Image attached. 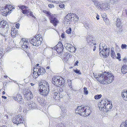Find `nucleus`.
<instances>
[{"mask_svg": "<svg viewBox=\"0 0 127 127\" xmlns=\"http://www.w3.org/2000/svg\"><path fill=\"white\" fill-rule=\"evenodd\" d=\"M18 7H19V8L21 9L22 10H23V9H25L24 5H23L21 6L19 5Z\"/></svg>", "mask_w": 127, "mask_h": 127, "instance_id": "49530a36", "label": "nucleus"}, {"mask_svg": "<svg viewBox=\"0 0 127 127\" xmlns=\"http://www.w3.org/2000/svg\"><path fill=\"white\" fill-rule=\"evenodd\" d=\"M29 109H31L32 108H36L37 107L36 104L34 102H32V103L30 102V103L29 104Z\"/></svg>", "mask_w": 127, "mask_h": 127, "instance_id": "6ab92c4d", "label": "nucleus"}, {"mask_svg": "<svg viewBox=\"0 0 127 127\" xmlns=\"http://www.w3.org/2000/svg\"><path fill=\"white\" fill-rule=\"evenodd\" d=\"M102 4V2H99L97 1L94 2V4L96 6V8L100 10L101 4Z\"/></svg>", "mask_w": 127, "mask_h": 127, "instance_id": "412c9836", "label": "nucleus"}, {"mask_svg": "<svg viewBox=\"0 0 127 127\" xmlns=\"http://www.w3.org/2000/svg\"><path fill=\"white\" fill-rule=\"evenodd\" d=\"M28 11V10H27L26 9L25 10H22V12L23 14H27V12Z\"/></svg>", "mask_w": 127, "mask_h": 127, "instance_id": "a18cd8bd", "label": "nucleus"}, {"mask_svg": "<svg viewBox=\"0 0 127 127\" xmlns=\"http://www.w3.org/2000/svg\"><path fill=\"white\" fill-rule=\"evenodd\" d=\"M121 22L120 19L119 18H117L116 23V25L117 27H119L121 25Z\"/></svg>", "mask_w": 127, "mask_h": 127, "instance_id": "bb28decb", "label": "nucleus"}, {"mask_svg": "<svg viewBox=\"0 0 127 127\" xmlns=\"http://www.w3.org/2000/svg\"><path fill=\"white\" fill-rule=\"evenodd\" d=\"M65 56L64 58L66 59V60H68L69 58H71L72 57V56L70 54H68L67 53H66L64 55Z\"/></svg>", "mask_w": 127, "mask_h": 127, "instance_id": "c85d7f7f", "label": "nucleus"}, {"mask_svg": "<svg viewBox=\"0 0 127 127\" xmlns=\"http://www.w3.org/2000/svg\"><path fill=\"white\" fill-rule=\"evenodd\" d=\"M74 15L75 16L76 15L75 14H73L72 13L68 14L64 18L65 21L67 22H69L71 21V19L72 18H74Z\"/></svg>", "mask_w": 127, "mask_h": 127, "instance_id": "f8f14e48", "label": "nucleus"}, {"mask_svg": "<svg viewBox=\"0 0 127 127\" xmlns=\"http://www.w3.org/2000/svg\"><path fill=\"white\" fill-rule=\"evenodd\" d=\"M107 102L105 100H102L101 101L100 103L101 104L100 107L101 108V110L103 109L104 107H105L107 104Z\"/></svg>", "mask_w": 127, "mask_h": 127, "instance_id": "4be33fe9", "label": "nucleus"}, {"mask_svg": "<svg viewBox=\"0 0 127 127\" xmlns=\"http://www.w3.org/2000/svg\"><path fill=\"white\" fill-rule=\"evenodd\" d=\"M49 17L50 20V22L52 23L53 26L56 27L59 22L58 20L54 14L51 13L49 11H45L44 12Z\"/></svg>", "mask_w": 127, "mask_h": 127, "instance_id": "39448f33", "label": "nucleus"}, {"mask_svg": "<svg viewBox=\"0 0 127 127\" xmlns=\"http://www.w3.org/2000/svg\"><path fill=\"white\" fill-rule=\"evenodd\" d=\"M121 70L122 73L126 74L127 72V66L126 65H123L122 67Z\"/></svg>", "mask_w": 127, "mask_h": 127, "instance_id": "aec40b11", "label": "nucleus"}, {"mask_svg": "<svg viewBox=\"0 0 127 127\" xmlns=\"http://www.w3.org/2000/svg\"><path fill=\"white\" fill-rule=\"evenodd\" d=\"M100 54H101L102 55L104 56V57L106 58L108 56L109 54V49H106L105 50L101 49V48H99Z\"/></svg>", "mask_w": 127, "mask_h": 127, "instance_id": "0eeeda50", "label": "nucleus"}, {"mask_svg": "<svg viewBox=\"0 0 127 127\" xmlns=\"http://www.w3.org/2000/svg\"><path fill=\"white\" fill-rule=\"evenodd\" d=\"M38 71L37 73H38V75H42L44 74L45 72V69L43 67H40V68H37Z\"/></svg>", "mask_w": 127, "mask_h": 127, "instance_id": "2eb2a0df", "label": "nucleus"}, {"mask_svg": "<svg viewBox=\"0 0 127 127\" xmlns=\"http://www.w3.org/2000/svg\"><path fill=\"white\" fill-rule=\"evenodd\" d=\"M38 40H39L40 42H41L42 40V38L40 37L39 38V39Z\"/></svg>", "mask_w": 127, "mask_h": 127, "instance_id": "69168bd1", "label": "nucleus"}, {"mask_svg": "<svg viewBox=\"0 0 127 127\" xmlns=\"http://www.w3.org/2000/svg\"><path fill=\"white\" fill-rule=\"evenodd\" d=\"M68 50L71 52H73L75 51L76 50L75 48L73 46L71 45Z\"/></svg>", "mask_w": 127, "mask_h": 127, "instance_id": "a878e982", "label": "nucleus"}, {"mask_svg": "<svg viewBox=\"0 0 127 127\" xmlns=\"http://www.w3.org/2000/svg\"><path fill=\"white\" fill-rule=\"evenodd\" d=\"M20 25L19 24V23L16 24L15 25L17 29H18L19 28Z\"/></svg>", "mask_w": 127, "mask_h": 127, "instance_id": "8fccbe9b", "label": "nucleus"}, {"mask_svg": "<svg viewBox=\"0 0 127 127\" xmlns=\"http://www.w3.org/2000/svg\"><path fill=\"white\" fill-rule=\"evenodd\" d=\"M71 45L69 43H66L65 44L64 46L66 49L68 50L69 49L70 46H71Z\"/></svg>", "mask_w": 127, "mask_h": 127, "instance_id": "473e14b6", "label": "nucleus"}, {"mask_svg": "<svg viewBox=\"0 0 127 127\" xmlns=\"http://www.w3.org/2000/svg\"><path fill=\"white\" fill-rule=\"evenodd\" d=\"M73 70L77 74L79 75H81V73L80 71L79 70L76 69H74Z\"/></svg>", "mask_w": 127, "mask_h": 127, "instance_id": "4c0bfd02", "label": "nucleus"}, {"mask_svg": "<svg viewBox=\"0 0 127 127\" xmlns=\"http://www.w3.org/2000/svg\"><path fill=\"white\" fill-rule=\"evenodd\" d=\"M52 96L54 99L55 100H59L60 99L59 93L57 92L52 93Z\"/></svg>", "mask_w": 127, "mask_h": 127, "instance_id": "f3484780", "label": "nucleus"}, {"mask_svg": "<svg viewBox=\"0 0 127 127\" xmlns=\"http://www.w3.org/2000/svg\"><path fill=\"white\" fill-rule=\"evenodd\" d=\"M30 15L31 16H32L33 17H34V16L32 12H30Z\"/></svg>", "mask_w": 127, "mask_h": 127, "instance_id": "6e6d98bb", "label": "nucleus"}, {"mask_svg": "<svg viewBox=\"0 0 127 127\" xmlns=\"http://www.w3.org/2000/svg\"><path fill=\"white\" fill-rule=\"evenodd\" d=\"M102 4H101L100 10H105V9L106 10L109 8V5L107 3L103 2H102Z\"/></svg>", "mask_w": 127, "mask_h": 127, "instance_id": "ddd939ff", "label": "nucleus"}, {"mask_svg": "<svg viewBox=\"0 0 127 127\" xmlns=\"http://www.w3.org/2000/svg\"><path fill=\"white\" fill-rule=\"evenodd\" d=\"M117 0H107V2L111 3H113L115 2Z\"/></svg>", "mask_w": 127, "mask_h": 127, "instance_id": "a19ab883", "label": "nucleus"}, {"mask_svg": "<svg viewBox=\"0 0 127 127\" xmlns=\"http://www.w3.org/2000/svg\"><path fill=\"white\" fill-rule=\"evenodd\" d=\"M64 123L63 122H62L61 124H59L57 125V127H64Z\"/></svg>", "mask_w": 127, "mask_h": 127, "instance_id": "37998d69", "label": "nucleus"}, {"mask_svg": "<svg viewBox=\"0 0 127 127\" xmlns=\"http://www.w3.org/2000/svg\"><path fill=\"white\" fill-rule=\"evenodd\" d=\"M101 47L102 48V49H103V50H105L106 49H108L107 48V46L105 44H101L100 43L99 45V48H101L100 47Z\"/></svg>", "mask_w": 127, "mask_h": 127, "instance_id": "7c9ffc66", "label": "nucleus"}, {"mask_svg": "<svg viewBox=\"0 0 127 127\" xmlns=\"http://www.w3.org/2000/svg\"><path fill=\"white\" fill-rule=\"evenodd\" d=\"M35 70H36V71H37L36 69L34 68L33 70L34 72L32 75V76L34 78H36L37 77L38 75V73H37V72H36Z\"/></svg>", "mask_w": 127, "mask_h": 127, "instance_id": "393cba45", "label": "nucleus"}, {"mask_svg": "<svg viewBox=\"0 0 127 127\" xmlns=\"http://www.w3.org/2000/svg\"><path fill=\"white\" fill-rule=\"evenodd\" d=\"M97 81L102 84H107L111 83L113 80V76L112 73L105 72L98 75H94Z\"/></svg>", "mask_w": 127, "mask_h": 127, "instance_id": "f257e3e1", "label": "nucleus"}, {"mask_svg": "<svg viewBox=\"0 0 127 127\" xmlns=\"http://www.w3.org/2000/svg\"><path fill=\"white\" fill-rule=\"evenodd\" d=\"M65 79V78H63L59 76L54 77L52 78V83L56 86L60 87L64 83Z\"/></svg>", "mask_w": 127, "mask_h": 127, "instance_id": "20e7f679", "label": "nucleus"}, {"mask_svg": "<svg viewBox=\"0 0 127 127\" xmlns=\"http://www.w3.org/2000/svg\"><path fill=\"white\" fill-rule=\"evenodd\" d=\"M29 40L28 39L27 40V39L25 38H22V42H28V41Z\"/></svg>", "mask_w": 127, "mask_h": 127, "instance_id": "603ef678", "label": "nucleus"}, {"mask_svg": "<svg viewBox=\"0 0 127 127\" xmlns=\"http://www.w3.org/2000/svg\"><path fill=\"white\" fill-rule=\"evenodd\" d=\"M8 6L7 5H6L5 7L4 8V9H5V10H6V9L8 10V12L9 11V8H8Z\"/></svg>", "mask_w": 127, "mask_h": 127, "instance_id": "864d4df0", "label": "nucleus"}, {"mask_svg": "<svg viewBox=\"0 0 127 127\" xmlns=\"http://www.w3.org/2000/svg\"><path fill=\"white\" fill-rule=\"evenodd\" d=\"M127 45L125 44H122L121 46V47L122 49H123L126 48V47H127Z\"/></svg>", "mask_w": 127, "mask_h": 127, "instance_id": "c03bdc74", "label": "nucleus"}, {"mask_svg": "<svg viewBox=\"0 0 127 127\" xmlns=\"http://www.w3.org/2000/svg\"><path fill=\"white\" fill-rule=\"evenodd\" d=\"M12 98L15 101H17L20 103H23L22 96L20 94H18L16 96H13Z\"/></svg>", "mask_w": 127, "mask_h": 127, "instance_id": "9d476101", "label": "nucleus"}, {"mask_svg": "<svg viewBox=\"0 0 127 127\" xmlns=\"http://www.w3.org/2000/svg\"><path fill=\"white\" fill-rule=\"evenodd\" d=\"M60 92H63V90L62 88H61L60 89Z\"/></svg>", "mask_w": 127, "mask_h": 127, "instance_id": "774afa93", "label": "nucleus"}, {"mask_svg": "<svg viewBox=\"0 0 127 127\" xmlns=\"http://www.w3.org/2000/svg\"><path fill=\"white\" fill-rule=\"evenodd\" d=\"M8 11L7 12V10L6 11H3V12L1 13L4 16H7L8 13Z\"/></svg>", "mask_w": 127, "mask_h": 127, "instance_id": "58836bf2", "label": "nucleus"}, {"mask_svg": "<svg viewBox=\"0 0 127 127\" xmlns=\"http://www.w3.org/2000/svg\"><path fill=\"white\" fill-rule=\"evenodd\" d=\"M79 61H78L77 60L76 62L74 63V66H77L78 65V64L79 63Z\"/></svg>", "mask_w": 127, "mask_h": 127, "instance_id": "3c124183", "label": "nucleus"}, {"mask_svg": "<svg viewBox=\"0 0 127 127\" xmlns=\"http://www.w3.org/2000/svg\"><path fill=\"white\" fill-rule=\"evenodd\" d=\"M51 92L53 93L58 92V91L57 90L55 87H52L51 89Z\"/></svg>", "mask_w": 127, "mask_h": 127, "instance_id": "72a5a7b5", "label": "nucleus"}, {"mask_svg": "<svg viewBox=\"0 0 127 127\" xmlns=\"http://www.w3.org/2000/svg\"><path fill=\"white\" fill-rule=\"evenodd\" d=\"M38 91L40 94L44 96L47 95L49 91L48 82L45 81H43L38 83Z\"/></svg>", "mask_w": 127, "mask_h": 127, "instance_id": "f03ea898", "label": "nucleus"}, {"mask_svg": "<svg viewBox=\"0 0 127 127\" xmlns=\"http://www.w3.org/2000/svg\"><path fill=\"white\" fill-rule=\"evenodd\" d=\"M28 45H22V47L24 49H26L28 48Z\"/></svg>", "mask_w": 127, "mask_h": 127, "instance_id": "79ce46f5", "label": "nucleus"}, {"mask_svg": "<svg viewBox=\"0 0 127 127\" xmlns=\"http://www.w3.org/2000/svg\"><path fill=\"white\" fill-rule=\"evenodd\" d=\"M28 42H23V43L22 45H28Z\"/></svg>", "mask_w": 127, "mask_h": 127, "instance_id": "4d7b16f0", "label": "nucleus"}, {"mask_svg": "<svg viewBox=\"0 0 127 127\" xmlns=\"http://www.w3.org/2000/svg\"><path fill=\"white\" fill-rule=\"evenodd\" d=\"M36 42V43L35 42L33 45V46H37L40 45L41 43V42L38 39L36 40V42Z\"/></svg>", "mask_w": 127, "mask_h": 127, "instance_id": "2f4dec72", "label": "nucleus"}, {"mask_svg": "<svg viewBox=\"0 0 127 127\" xmlns=\"http://www.w3.org/2000/svg\"><path fill=\"white\" fill-rule=\"evenodd\" d=\"M126 15L127 16V8L125 7L123 9L122 11V12L121 16L123 17L124 16H125Z\"/></svg>", "mask_w": 127, "mask_h": 127, "instance_id": "b1692460", "label": "nucleus"}, {"mask_svg": "<svg viewBox=\"0 0 127 127\" xmlns=\"http://www.w3.org/2000/svg\"><path fill=\"white\" fill-rule=\"evenodd\" d=\"M3 55V52L0 50V59L1 58Z\"/></svg>", "mask_w": 127, "mask_h": 127, "instance_id": "5fc2aeb1", "label": "nucleus"}, {"mask_svg": "<svg viewBox=\"0 0 127 127\" xmlns=\"http://www.w3.org/2000/svg\"><path fill=\"white\" fill-rule=\"evenodd\" d=\"M121 95L124 99L127 101V90H124L122 91Z\"/></svg>", "mask_w": 127, "mask_h": 127, "instance_id": "dca6fc26", "label": "nucleus"}, {"mask_svg": "<svg viewBox=\"0 0 127 127\" xmlns=\"http://www.w3.org/2000/svg\"><path fill=\"white\" fill-rule=\"evenodd\" d=\"M61 36L62 38H64V34L63 33H62Z\"/></svg>", "mask_w": 127, "mask_h": 127, "instance_id": "052dcab7", "label": "nucleus"}, {"mask_svg": "<svg viewBox=\"0 0 127 127\" xmlns=\"http://www.w3.org/2000/svg\"><path fill=\"white\" fill-rule=\"evenodd\" d=\"M64 4H63H63H62V5H59V7L61 8H64Z\"/></svg>", "mask_w": 127, "mask_h": 127, "instance_id": "680f3d73", "label": "nucleus"}, {"mask_svg": "<svg viewBox=\"0 0 127 127\" xmlns=\"http://www.w3.org/2000/svg\"><path fill=\"white\" fill-rule=\"evenodd\" d=\"M123 61L125 63H126L127 62V58L124 59L123 60Z\"/></svg>", "mask_w": 127, "mask_h": 127, "instance_id": "338daca9", "label": "nucleus"}, {"mask_svg": "<svg viewBox=\"0 0 127 127\" xmlns=\"http://www.w3.org/2000/svg\"><path fill=\"white\" fill-rule=\"evenodd\" d=\"M48 6L51 8H54V5L52 4H50L48 5Z\"/></svg>", "mask_w": 127, "mask_h": 127, "instance_id": "de8ad7c7", "label": "nucleus"}, {"mask_svg": "<svg viewBox=\"0 0 127 127\" xmlns=\"http://www.w3.org/2000/svg\"><path fill=\"white\" fill-rule=\"evenodd\" d=\"M107 103L105 106V107H104L103 109H102L103 111H105L106 112H108L110 111V109L112 108V103H110V102H109V103H108L109 102L108 101H107Z\"/></svg>", "mask_w": 127, "mask_h": 127, "instance_id": "9b49d317", "label": "nucleus"}, {"mask_svg": "<svg viewBox=\"0 0 127 127\" xmlns=\"http://www.w3.org/2000/svg\"><path fill=\"white\" fill-rule=\"evenodd\" d=\"M37 39H38L37 38H35V37H33L32 38H31L29 40V43L30 42V43L33 45L34 43H36L35 42H36V40Z\"/></svg>", "mask_w": 127, "mask_h": 127, "instance_id": "5701e85b", "label": "nucleus"}, {"mask_svg": "<svg viewBox=\"0 0 127 127\" xmlns=\"http://www.w3.org/2000/svg\"><path fill=\"white\" fill-rule=\"evenodd\" d=\"M24 94L25 98H27L28 100L32 98L33 97L31 92L29 90H27L25 92H24Z\"/></svg>", "mask_w": 127, "mask_h": 127, "instance_id": "1a4fd4ad", "label": "nucleus"}, {"mask_svg": "<svg viewBox=\"0 0 127 127\" xmlns=\"http://www.w3.org/2000/svg\"><path fill=\"white\" fill-rule=\"evenodd\" d=\"M35 98V100L38 102L40 103H43V99L42 98L39 97H37Z\"/></svg>", "mask_w": 127, "mask_h": 127, "instance_id": "cd10ccee", "label": "nucleus"}, {"mask_svg": "<svg viewBox=\"0 0 127 127\" xmlns=\"http://www.w3.org/2000/svg\"><path fill=\"white\" fill-rule=\"evenodd\" d=\"M84 105L78 106L76 110V113H78L80 115L84 116L85 115L87 116L90 114V112H88L89 110V109H87Z\"/></svg>", "mask_w": 127, "mask_h": 127, "instance_id": "7ed1b4c3", "label": "nucleus"}, {"mask_svg": "<svg viewBox=\"0 0 127 127\" xmlns=\"http://www.w3.org/2000/svg\"><path fill=\"white\" fill-rule=\"evenodd\" d=\"M12 122L13 123L18 125L21 123L23 124L24 121L22 116L19 114L16 116L15 118H14Z\"/></svg>", "mask_w": 127, "mask_h": 127, "instance_id": "423d86ee", "label": "nucleus"}, {"mask_svg": "<svg viewBox=\"0 0 127 127\" xmlns=\"http://www.w3.org/2000/svg\"><path fill=\"white\" fill-rule=\"evenodd\" d=\"M110 53L111 56L112 58H114V55H115V53L113 50V48H111Z\"/></svg>", "mask_w": 127, "mask_h": 127, "instance_id": "f704fd0d", "label": "nucleus"}, {"mask_svg": "<svg viewBox=\"0 0 127 127\" xmlns=\"http://www.w3.org/2000/svg\"><path fill=\"white\" fill-rule=\"evenodd\" d=\"M57 49L56 51L60 56H61L63 54L62 51L64 49L63 44L61 42H59L57 45Z\"/></svg>", "mask_w": 127, "mask_h": 127, "instance_id": "6e6552de", "label": "nucleus"}, {"mask_svg": "<svg viewBox=\"0 0 127 127\" xmlns=\"http://www.w3.org/2000/svg\"><path fill=\"white\" fill-rule=\"evenodd\" d=\"M71 29L70 28H69L66 31V32L68 34L71 33Z\"/></svg>", "mask_w": 127, "mask_h": 127, "instance_id": "ea45409f", "label": "nucleus"}, {"mask_svg": "<svg viewBox=\"0 0 127 127\" xmlns=\"http://www.w3.org/2000/svg\"><path fill=\"white\" fill-rule=\"evenodd\" d=\"M72 94L71 93V94H69V93H67V95H68V96L69 97H70L71 95H72Z\"/></svg>", "mask_w": 127, "mask_h": 127, "instance_id": "e2e57ef3", "label": "nucleus"}, {"mask_svg": "<svg viewBox=\"0 0 127 127\" xmlns=\"http://www.w3.org/2000/svg\"><path fill=\"white\" fill-rule=\"evenodd\" d=\"M99 15L97 14L96 16V18L97 20H98L99 19Z\"/></svg>", "mask_w": 127, "mask_h": 127, "instance_id": "bf43d9fd", "label": "nucleus"}, {"mask_svg": "<svg viewBox=\"0 0 127 127\" xmlns=\"http://www.w3.org/2000/svg\"><path fill=\"white\" fill-rule=\"evenodd\" d=\"M0 25L2 26L1 27H2L3 28H5V27L7 28L8 27V23L3 20L1 21L0 23Z\"/></svg>", "mask_w": 127, "mask_h": 127, "instance_id": "a211bd4d", "label": "nucleus"}, {"mask_svg": "<svg viewBox=\"0 0 127 127\" xmlns=\"http://www.w3.org/2000/svg\"><path fill=\"white\" fill-rule=\"evenodd\" d=\"M57 45H56V46H55L53 48V49H54V50L56 51V49H57Z\"/></svg>", "mask_w": 127, "mask_h": 127, "instance_id": "0e129e2a", "label": "nucleus"}, {"mask_svg": "<svg viewBox=\"0 0 127 127\" xmlns=\"http://www.w3.org/2000/svg\"><path fill=\"white\" fill-rule=\"evenodd\" d=\"M120 127H127V120L125 122H122V123Z\"/></svg>", "mask_w": 127, "mask_h": 127, "instance_id": "c756f323", "label": "nucleus"}, {"mask_svg": "<svg viewBox=\"0 0 127 127\" xmlns=\"http://www.w3.org/2000/svg\"><path fill=\"white\" fill-rule=\"evenodd\" d=\"M101 96L102 95L101 94L97 95L95 96L94 98L96 99H98L101 98Z\"/></svg>", "mask_w": 127, "mask_h": 127, "instance_id": "c9c22d12", "label": "nucleus"}, {"mask_svg": "<svg viewBox=\"0 0 127 127\" xmlns=\"http://www.w3.org/2000/svg\"><path fill=\"white\" fill-rule=\"evenodd\" d=\"M64 93H65L64 92H59V93H58L60 98H62L64 96Z\"/></svg>", "mask_w": 127, "mask_h": 127, "instance_id": "e433bc0d", "label": "nucleus"}, {"mask_svg": "<svg viewBox=\"0 0 127 127\" xmlns=\"http://www.w3.org/2000/svg\"><path fill=\"white\" fill-rule=\"evenodd\" d=\"M86 39L87 42L89 44L91 45L92 44V45L93 44L92 42L94 41V39L92 36L91 35H88Z\"/></svg>", "mask_w": 127, "mask_h": 127, "instance_id": "4468645a", "label": "nucleus"}, {"mask_svg": "<svg viewBox=\"0 0 127 127\" xmlns=\"http://www.w3.org/2000/svg\"><path fill=\"white\" fill-rule=\"evenodd\" d=\"M85 27L87 29H88L90 27L89 25L87 24H86V25H85Z\"/></svg>", "mask_w": 127, "mask_h": 127, "instance_id": "09e8293b", "label": "nucleus"}, {"mask_svg": "<svg viewBox=\"0 0 127 127\" xmlns=\"http://www.w3.org/2000/svg\"><path fill=\"white\" fill-rule=\"evenodd\" d=\"M84 93L86 95H87L88 93V91L87 90L85 91H84Z\"/></svg>", "mask_w": 127, "mask_h": 127, "instance_id": "13d9d810", "label": "nucleus"}]
</instances>
